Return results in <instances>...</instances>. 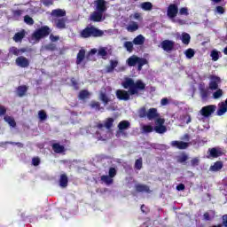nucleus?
Here are the masks:
<instances>
[{
  "label": "nucleus",
  "instance_id": "nucleus-11",
  "mask_svg": "<svg viewBox=\"0 0 227 227\" xmlns=\"http://www.w3.org/2000/svg\"><path fill=\"white\" fill-rule=\"evenodd\" d=\"M167 15L169 19H175L178 15V5L176 4H171L167 10Z\"/></svg>",
  "mask_w": 227,
  "mask_h": 227
},
{
  "label": "nucleus",
  "instance_id": "nucleus-50",
  "mask_svg": "<svg viewBox=\"0 0 227 227\" xmlns=\"http://www.w3.org/2000/svg\"><path fill=\"white\" fill-rule=\"evenodd\" d=\"M147 63H148V60H146V59H143V58L138 57V60L137 62V65H140V67H145V65H146Z\"/></svg>",
  "mask_w": 227,
  "mask_h": 227
},
{
  "label": "nucleus",
  "instance_id": "nucleus-64",
  "mask_svg": "<svg viewBox=\"0 0 227 227\" xmlns=\"http://www.w3.org/2000/svg\"><path fill=\"white\" fill-rule=\"evenodd\" d=\"M43 4L45 6H51V4H52V0H44Z\"/></svg>",
  "mask_w": 227,
  "mask_h": 227
},
{
  "label": "nucleus",
  "instance_id": "nucleus-54",
  "mask_svg": "<svg viewBox=\"0 0 227 227\" xmlns=\"http://www.w3.org/2000/svg\"><path fill=\"white\" fill-rule=\"evenodd\" d=\"M189 156H187V154H182L179 159H178V162H185L186 160H188Z\"/></svg>",
  "mask_w": 227,
  "mask_h": 227
},
{
  "label": "nucleus",
  "instance_id": "nucleus-6",
  "mask_svg": "<svg viewBox=\"0 0 227 227\" xmlns=\"http://www.w3.org/2000/svg\"><path fill=\"white\" fill-rule=\"evenodd\" d=\"M166 120L164 118H158L155 120L154 131L156 134H166L168 128L164 125Z\"/></svg>",
  "mask_w": 227,
  "mask_h": 227
},
{
  "label": "nucleus",
  "instance_id": "nucleus-33",
  "mask_svg": "<svg viewBox=\"0 0 227 227\" xmlns=\"http://www.w3.org/2000/svg\"><path fill=\"white\" fill-rule=\"evenodd\" d=\"M137 29H139V25H137V23L135 21L127 27V31L129 33H134L135 31H137Z\"/></svg>",
  "mask_w": 227,
  "mask_h": 227
},
{
  "label": "nucleus",
  "instance_id": "nucleus-17",
  "mask_svg": "<svg viewBox=\"0 0 227 227\" xmlns=\"http://www.w3.org/2000/svg\"><path fill=\"white\" fill-rule=\"evenodd\" d=\"M135 190L137 192H147L148 194L152 192V191L150 190V186L146 184H136Z\"/></svg>",
  "mask_w": 227,
  "mask_h": 227
},
{
  "label": "nucleus",
  "instance_id": "nucleus-22",
  "mask_svg": "<svg viewBox=\"0 0 227 227\" xmlns=\"http://www.w3.org/2000/svg\"><path fill=\"white\" fill-rule=\"evenodd\" d=\"M59 185L60 187H68V176L67 174H61L59 178Z\"/></svg>",
  "mask_w": 227,
  "mask_h": 227
},
{
  "label": "nucleus",
  "instance_id": "nucleus-45",
  "mask_svg": "<svg viewBox=\"0 0 227 227\" xmlns=\"http://www.w3.org/2000/svg\"><path fill=\"white\" fill-rule=\"evenodd\" d=\"M46 51H51V52H54V51H58V46L55 43H49L45 46Z\"/></svg>",
  "mask_w": 227,
  "mask_h": 227
},
{
  "label": "nucleus",
  "instance_id": "nucleus-26",
  "mask_svg": "<svg viewBox=\"0 0 227 227\" xmlns=\"http://www.w3.org/2000/svg\"><path fill=\"white\" fill-rule=\"evenodd\" d=\"M223 161H216L214 163V165H212L210 167V171H213V172H217V171H221V169H223Z\"/></svg>",
  "mask_w": 227,
  "mask_h": 227
},
{
  "label": "nucleus",
  "instance_id": "nucleus-56",
  "mask_svg": "<svg viewBox=\"0 0 227 227\" xmlns=\"http://www.w3.org/2000/svg\"><path fill=\"white\" fill-rule=\"evenodd\" d=\"M191 165L195 167V166H199L200 165V160L198 158H193L191 160Z\"/></svg>",
  "mask_w": 227,
  "mask_h": 227
},
{
  "label": "nucleus",
  "instance_id": "nucleus-7",
  "mask_svg": "<svg viewBox=\"0 0 227 227\" xmlns=\"http://www.w3.org/2000/svg\"><path fill=\"white\" fill-rule=\"evenodd\" d=\"M6 106L0 105V116H4V120L10 125V127L15 128L17 127V122L15 119L12 116L6 115Z\"/></svg>",
  "mask_w": 227,
  "mask_h": 227
},
{
  "label": "nucleus",
  "instance_id": "nucleus-14",
  "mask_svg": "<svg viewBox=\"0 0 227 227\" xmlns=\"http://www.w3.org/2000/svg\"><path fill=\"white\" fill-rule=\"evenodd\" d=\"M171 146H173V148H177L178 150H187V148H189V143L174 140L171 142Z\"/></svg>",
  "mask_w": 227,
  "mask_h": 227
},
{
  "label": "nucleus",
  "instance_id": "nucleus-10",
  "mask_svg": "<svg viewBox=\"0 0 227 227\" xmlns=\"http://www.w3.org/2000/svg\"><path fill=\"white\" fill-rule=\"evenodd\" d=\"M219 84H221V78L219 76L212 74L210 76L209 90H211V91H215V90H219Z\"/></svg>",
  "mask_w": 227,
  "mask_h": 227
},
{
  "label": "nucleus",
  "instance_id": "nucleus-40",
  "mask_svg": "<svg viewBox=\"0 0 227 227\" xmlns=\"http://www.w3.org/2000/svg\"><path fill=\"white\" fill-rule=\"evenodd\" d=\"M118 67V60H111L110 66L107 67V72H113Z\"/></svg>",
  "mask_w": 227,
  "mask_h": 227
},
{
  "label": "nucleus",
  "instance_id": "nucleus-51",
  "mask_svg": "<svg viewBox=\"0 0 227 227\" xmlns=\"http://www.w3.org/2000/svg\"><path fill=\"white\" fill-rule=\"evenodd\" d=\"M200 95L202 98H208V90L207 89H200Z\"/></svg>",
  "mask_w": 227,
  "mask_h": 227
},
{
  "label": "nucleus",
  "instance_id": "nucleus-61",
  "mask_svg": "<svg viewBox=\"0 0 227 227\" xmlns=\"http://www.w3.org/2000/svg\"><path fill=\"white\" fill-rule=\"evenodd\" d=\"M169 104V99H168V98H163L160 100V105L161 106H168Z\"/></svg>",
  "mask_w": 227,
  "mask_h": 227
},
{
  "label": "nucleus",
  "instance_id": "nucleus-28",
  "mask_svg": "<svg viewBox=\"0 0 227 227\" xmlns=\"http://www.w3.org/2000/svg\"><path fill=\"white\" fill-rule=\"evenodd\" d=\"M134 45H144L145 44V36L143 35H138L133 39Z\"/></svg>",
  "mask_w": 227,
  "mask_h": 227
},
{
  "label": "nucleus",
  "instance_id": "nucleus-25",
  "mask_svg": "<svg viewBox=\"0 0 227 227\" xmlns=\"http://www.w3.org/2000/svg\"><path fill=\"white\" fill-rule=\"evenodd\" d=\"M27 93V86L20 85L17 88V95L20 98H22Z\"/></svg>",
  "mask_w": 227,
  "mask_h": 227
},
{
  "label": "nucleus",
  "instance_id": "nucleus-48",
  "mask_svg": "<svg viewBox=\"0 0 227 227\" xmlns=\"http://www.w3.org/2000/svg\"><path fill=\"white\" fill-rule=\"evenodd\" d=\"M9 52L14 56H19V54H20L19 49L15 46L11 47Z\"/></svg>",
  "mask_w": 227,
  "mask_h": 227
},
{
  "label": "nucleus",
  "instance_id": "nucleus-31",
  "mask_svg": "<svg viewBox=\"0 0 227 227\" xmlns=\"http://www.w3.org/2000/svg\"><path fill=\"white\" fill-rule=\"evenodd\" d=\"M90 91L87 90H82L78 94V98L80 100H86V98H90Z\"/></svg>",
  "mask_w": 227,
  "mask_h": 227
},
{
  "label": "nucleus",
  "instance_id": "nucleus-63",
  "mask_svg": "<svg viewBox=\"0 0 227 227\" xmlns=\"http://www.w3.org/2000/svg\"><path fill=\"white\" fill-rule=\"evenodd\" d=\"M203 216L205 221H210V214H208V212L204 213Z\"/></svg>",
  "mask_w": 227,
  "mask_h": 227
},
{
  "label": "nucleus",
  "instance_id": "nucleus-49",
  "mask_svg": "<svg viewBox=\"0 0 227 227\" xmlns=\"http://www.w3.org/2000/svg\"><path fill=\"white\" fill-rule=\"evenodd\" d=\"M6 145H12V146H18L19 148H24V144L20 142H5Z\"/></svg>",
  "mask_w": 227,
  "mask_h": 227
},
{
  "label": "nucleus",
  "instance_id": "nucleus-19",
  "mask_svg": "<svg viewBox=\"0 0 227 227\" xmlns=\"http://www.w3.org/2000/svg\"><path fill=\"white\" fill-rule=\"evenodd\" d=\"M130 129V122L129 121H121L118 124V129L120 132Z\"/></svg>",
  "mask_w": 227,
  "mask_h": 227
},
{
  "label": "nucleus",
  "instance_id": "nucleus-29",
  "mask_svg": "<svg viewBox=\"0 0 227 227\" xmlns=\"http://www.w3.org/2000/svg\"><path fill=\"white\" fill-rule=\"evenodd\" d=\"M181 41L184 45H189L191 43V35L184 32L181 35Z\"/></svg>",
  "mask_w": 227,
  "mask_h": 227
},
{
  "label": "nucleus",
  "instance_id": "nucleus-35",
  "mask_svg": "<svg viewBox=\"0 0 227 227\" xmlns=\"http://www.w3.org/2000/svg\"><path fill=\"white\" fill-rule=\"evenodd\" d=\"M124 47L128 51V52H132L134 51V42L126 41L124 43Z\"/></svg>",
  "mask_w": 227,
  "mask_h": 227
},
{
  "label": "nucleus",
  "instance_id": "nucleus-42",
  "mask_svg": "<svg viewBox=\"0 0 227 227\" xmlns=\"http://www.w3.org/2000/svg\"><path fill=\"white\" fill-rule=\"evenodd\" d=\"M215 12L219 15H224V13H226V9L221 5H217L215 9Z\"/></svg>",
  "mask_w": 227,
  "mask_h": 227
},
{
  "label": "nucleus",
  "instance_id": "nucleus-46",
  "mask_svg": "<svg viewBox=\"0 0 227 227\" xmlns=\"http://www.w3.org/2000/svg\"><path fill=\"white\" fill-rule=\"evenodd\" d=\"M24 22L28 26H33V24H35V20H33L29 15H26L24 17Z\"/></svg>",
  "mask_w": 227,
  "mask_h": 227
},
{
  "label": "nucleus",
  "instance_id": "nucleus-38",
  "mask_svg": "<svg viewBox=\"0 0 227 227\" xmlns=\"http://www.w3.org/2000/svg\"><path fill=\"white\" fill-rule=\"evenodd\" d=\"M142 130H143V132H145V134H150L151 132H153V130H155V129H154L153 126H152V125H144L142 127Z\"/></svg>",
  "mask_w": 227,
  "mask_h": 227
},
{
  "label": "nucleus",
  "instance_id": "nucleus-43",
  "mask_svg": "<svg viewBox=\"0 0 227 227\" xmlns=\"http://www.w3.org/2000/svg\"><path fill=\"white\" fill-rule=\"evenodd\" d=\"M184 54L188 59H192V58H194L195 52H194V50L189 48L188 50L185 51Z\"/></svg>",
  "mask_w": 227,
  "mask_h": 227
},
{
  "label": "nucleus",
  "instance_id": "nucleus-44",
  "mask_svg": "<svg viewBox=\"0 0 227 227\" xmlns=\"http://www.w3.org/2000/svg\"><path fill=\"white\" fill-rule=\"evenodd\" d=\"M38 118L41 120V121H45V120H47V113H45L43 110H40L38 112Z\"/></svg>",
  "mask_w": 227,
  "mask_h": 227
},
{
  "label": "nucleus",
  "instance_id": "nucleus-20",
  "mask_svg": "<svg viewBox=\"0 0 227 227\" xmlns=\"http://www.w3.org/2000/svg\"><path fill=\"white\" fill-rule=\"evenodd\" d=\"M208 152H209L210 157H213V159H217V157H221L223 155V153L221 152V150L215 147L208 149Z\"/></svg>",
  "mask_w": 227,
  "mask_h": 227
},
{
  "label": "nucleus",
  "instance_id": "nucleus-21",
  "mask_svg": "<svg viewBox=\"0 0 227 227\" xmlns=\"http://www.w3.org/2000/svg\"><path fill=\"white\" fill-rule=\"evenodd\" d=\"M51 15L52 17H65L67 15V12L63 9H54L51 11Z\"/></svg>",
  "mask_w": 227,
  "mask_h": 227
},
{
  "label": "nucleus",
  "instance_id": "nucleus-32",
  "mask_svg": "<svg viewBox=\"0 0 227 227\" xmlns=\"http://www.w3.org/2000/svg\"><path fill=\"white\" fill-rule=\"evenodd\" d=\"M26 36V33L24 31L18 32L14 35L13 40L16 43L22 42V39Z\"/></svg>",
  "mask_w": 227,
  "mask_h": 227
},
{
  "label": "nucleus",
  "instance_id": "nucleus-15",
  "mask_svg": "<svg viewBox=\"0 0 227 227\" xmlns=\"http://www.w3.org/2000/svg\"><path fill=\"white\" fill-rule=\"evenodd\" d=\"M158 118H160V114H159L157 108H150L147 111V120H158Z\"/></svg>",
  "mask_w": 227,
  "mask_h": 227
},
{
  "label": "nucleus",
  "instance_id": "nucleus-9",
  "mask_svg": "<svg viewBox=\"0 0 227 227\" xmlns=\"http://www.w3.org/2000/svg\"><path fill=\"white\" fill-rule=\"evenodd\" d=\"M114 123V119L109 117L105 121V123L98 122L96 124V129H98V130H104V128H105V129H107V130H111V129H113Z\"/></svg>",
  "mask_w": 227,
  "mask_h": 227
},
{
  "label": "nucleus",
  "instance_id": "nucleus-58",
  "mask_svg": "<svg viewBox=\"0 0 227 227\" xmlns=\"http://www.w3.org/2000/svg\"><path fill=\"white\" fill-rule=\"evenodd\" d=\"M140 208H141V212L143 214L146 215L150 212V209H148V207H146V206H145V204H143Z\"/></svg>",
  "mask_w": 227,
  "mask_h": 227
},
{
  "label": "nucleus",
  "instance_id": "nucleus-53",
  "mask_svg": "<svg viewBox=\"0 0 227 227\" xmlns=\"http://www.w3.org/2000/svg\"><path fill=\"white\" fill-rule=\"evenodd\" d=\"M179 13L181 15H189V10L187 9V7H183L179 10Z\"/></svg>",
  "mask_w": 227,
  "mask_h": 227
},
{
  "label": "nucleus",
  "instance_id": "nucleus-24",
  "mask_svg": "<svg viewBox=\"0 0 227 227\" xmlns=\"http://www.w3.org/2000/svg\"><path fill=\"white\" fill-rule=\"evenodd\" d=\"M51 148L55 153H63L65 152V146L59 143L52 144Z\"/></svg>",
  "mask_w": 227,
  "mask_h": 227
},
{
  "label": "nucleus",
  "instance_id": "nucleus-55",
  "mask_svg": "<svg viewBox=\"0 0 227 227\" xmlns=\"http://www.w3.org/2000/svg\"><path fill=\"white\" fill-rule=\"evenodd\" d=\"M33 166H40V159L38 157H34L32 159Z\"/></svg>",
  "mask_w": 227,
  "mask_h": 227
},
{
  "label": "nucleus",
  "instance_id": "nucleus-13",
  "mask_svg": "<svg viewBox=\"0 0 227 227\" xmlns=\"http://www.w3.org/2000/svg\"><path fill=\"white\" fill-rule=\"evenodd\" d=\"M15 63L17 67H20V68H27V67H29V59L24 56L18 57Z\"/></svg>",
  "mask_w": 227,
  "mask_h": 227
},
{
  "label": "nucleus",
  "instance_id": "nucleus-23",
  "mask_svg": "<svg viewBox=\"0 0 227 227\" xmlns=\"http://www.w3.org/2000/svg\"><path fill=\"white\" fill-rule=\"evenodd\" d=\"M99 100H101L105 106H107V104L111 102L109 96H107V94L104 91L99 92Z\"/></svg>",
  "mask_w": 227,
  "mask_h": 227
},
{
  "label": "nucleus",
  "instance_id": "nucleus-2",
  "mask_svg": "<svg viewBox=\"0 0 227 227\" xmlns=\"http://www.w3.org/2000/svg\"><path fill=\"white\" fill-rule=\"evenodd\" d=\"M95 4L96 11H94L90 14V20H92V22H102L104 13L107 12V5L106 0H96Z\"/></svg>",
  "mask_w": 227,
  "mask_h": 227
},
{
  "label": "nucleus",
  "instance_id": "nucleus-3",
  "mask_svg": "<svg viewBox=\"0 0 227 227\" xmlns=\"http://www.w3.org/2000/svg\"><path fill=\"white\" fill-rule=\"evenodd\" d=\"M82 38H100L104 36V30L98 29L96 27H86L80 33Z\"/></svg>",
  "mask_w": 227,
  "mask_h": 227
},
{
  "label": "nucleus",
  "instance_id": "nucleus-37",
  "mask_svg": "<svg viewBox=\"0 0 227 227\" xmlns=\"http://www.w3.org/2000/svg\"><path fill=\"white\" fill-rule=\"evenodd\" d=\"M90 106L91 107V109H96V111H100V109H102V107L100 106V102L95 100H92L90 102Z\"/></svg>",
  "mask_w": 227,
  "mask_h": 227
},
{
  "label": "nucleus",
  "instance_id": "nucleus-4",
  "mask_svg": "<svg viewBox=\"0 0 227 227\" xmlns=\"http://www.w3.org/2000/svg\"><path fill=\"white\" fill-rule=\"evenodd\" d=\"M118 175V170L116 168L110 167L108 169V175H103L100 176V181L102 184H106V185H113L114 184V176Z\"/></svg>",
  "mask_w": 227,
  "mask_h": 227
},
{
  "label": "nucleus",
  "instance_id": "nucleus-30",
  "mask_svg": "<svg viewBox=\"0 0 227 227\" xmlns=\"http://www.w3.org/2000/svg\"><path fill=\"white\" fill-rule=\"evenodd\" d=\"M140 8L145 12H150L153 9V4L151 2H144L140 4Z\"/></svg>",
  "mask_w": 227,
  "mask_h": 227
},
{
  "label": "nucleus",
  "instance_id": "nucleus-16",
  "mask_svg": "<svg viewBox=\"0 0 227 227\" xmlns=\"http://www.w3.org/2000/svg\"><path fill=\"white\" fill-rule=\"evenodd\" d=\"M54 23L57 29H67V18L54 19Z\"/></svg>",
  "mask_w": 227,
  "mask_h": 227
},
{
  "label": "nucleus",
  "instance_id": "nucleus-27",
  "mask_svg": "<svg viewBox=\"0 0 227 227\" xmlns=\"http://www.w3.org/2000/svg\"><path fill=\"white\" fill-rule=\"evenodd\" d=\"M138 59L139 57L133 55L127 59V64L129 67H136L137 65Z\"/></svg>",
  "mask_w": 227,
  "mask_h": 227
},
{
  "label": "nucleus",
  "instance_id": "nucleus-52",
  "mask_svg": "<svg viewBox=\"0 0 227 227\" xmlns=\"http://www.w3.org/2000/svg\"><path fill=\"white\" fill-rule=\"evenodd\" d=\"M98 56H102V58L107 56V51L106 48H100L98 52Z\"/></svg>",
  "mask_w": 227,
  "mask_h": 227
},
{
  "label": "nucleus",
  "instance_id": "nucleus-60",
  "mask_svg": "<svg viewBox=\"0 0 227 227\" xmlns=\"http://www.w3.org/2000/svg\"><path fill=\"white\" fill-rule=\"evenodd\" d=\"M222 224L223 226L227 227V214L222 216Z\"/></svg>",
  "mask_w": 227,
  "mask_h": 227
},
{
  "label": "nucleus",
  "instance_id": "nucleus-1",
  "mask_svg": "<svg viewBox=\"0 0 227 227\" xmlns=\"http://www.w3.org/2000/svg\"><path fill=\"white\" fill-rule=\"evenodd\" d=\"M121 85L124 90H117L115 95L118 100H123L124 102L130 100V95H139L140 91L146 90V84L142 80L135 82L132 78H125Z\"/></svg>",
  "mask_w": 227,
  "mask_h": 227
},
{
  "label": "nucleus",
  "instance_id": "nucleus-62",
  "mask_svg": "<svg viewBox=\"0 0 227 227\" xmlns=\"http://www.w3.org/2000/svg\"><path fill=\"white\" fill-rule=\"evenodd\" d=\"M176 191H185V184H179L176 186Z\"/></svg>",
  "mask_w": 227,
  "mask_h": 227
},
{
  "label": "nucleus",
  "instance_id": "nucleus-8",
  "mask_svg": "<svg viewBox=\"0 0 227 227\" xmlns=\"http://www.w3.org/2000/svg\"><path fill=\"white\" fill-rule=\"evenodd\" d=\"M215 109H217V106L215 105H208V106H203L200 109V114L201 116H204V118H208L209 116H212L214 113H215Z\"/></svg>",
  "mask_w": 227,
  "mask_h": 227
},
{
  "label": "nucleus",
  "instance_id": "nucleus-18",
  "mask_svg": "<svg viewBox=\"0 0 227 227\" xmlns=\"http://www.w3.org/2000/svg\"><path fill=\"white\" fill-rule=\"evenodd\" d=\"M84 58H86V50L81 49L76 56V65H81L84 61Z\"/></svg>",
  "mask_w": 227,
  "mask_h": 227
},
{
  "label": "nucleus",
  "instance_id": "nucleus-12",
  "mask_svg": "<svg viewBox=\"0 0 227 227\" xmlns=\"http://www.w3.org/2000/svg\"><path fill=\"white\" fill-rule=\"evenodd\" d=\"M161 48L166 52H171L175 49V42L171 40H164L161 42Z\"/></svg>",
  "mask_w": 227,
  "mask_h": 227
},
{
  "label": "nucleus",
  "instance_id": "nucleus-34",
  "mask_svg": "<svg viewBox=\"0 0 227 227\" xmlns=\"http://www.w3.org/2000/svg\"><path fill=\"white\" fill-rule=\"evenodd\" d=\"M138 116H139V118H147L148 112L146 111V106H142L138 110Z\"/></svg>",
  "mask_w": 227,
  "mask_h": 227
},
{
  "label": "nucleus",
  "instance_id": "nucleus-39",
  "mask_svg": "<svg viewBox=\"0 0 227 227\" xmlns=\"http://www.w3.org/2000/svg\"><path fill=\"white\" fill-rule=\"evenodd\" d=\"M23 13H24L23 10H15L12 12V17L16 19V20H19V19H20Z\"/></svg>",
  "mask_w": 227,
  "mask_h": 227
},
{
  "label": "nucleus",
  "instance_id": "nucleus-47",
  "mask_svg": "<svg viewBox=\"0 0 227 227\" xmlns=\"http://www.w3.org/2000/svg\"><path fill=\"white\" fill-rule=\"evenodd\" d=\"M221 97H223V90L217 89L216 91L213 93V98L217 99L221 98Z\"/></svg>",
  "mask_w": 227,
  "mask_h": 227
},
{
  "label": "nucleus",
  "instance_id": "nucleus-41",
  "mask_svg": "<svg viewBox=\"0 0 227 227\" xmlns=\"http://www.w3.org/2000/svg\"><path fill=\"white\" fill-rule=\"evenodd\" d=\"M143 168V158H138L135 161V169H142Z\"/></svg>",
  "mask_w": 227,
  "mask_h": 227
},
{
  "label": "nucleus",
  "instance_id": "nucleus-36",
  "mask_svg": "<svg viewBox=\"0 0 227 227\" xmlns=\"http://www.w3.org/2000/svg\"><path fill=\"white\" fill-rule=\"evenodd\" d=\"M219 54H221V52L217 51V50H212L211 53H210V57L212 59L213 61H218L219 60Z\"/></svg>",
  "mask_w": 227,
  "mask_h": 227
},
{
  "label": "nucleus",
  "instance_id": "nucleus-5",
  "mask_svg": "<svg viewBox=\"0 0 227 227\" xmlns=\"http://www.w3.org/2000/svg\"><path fill=\"white\" fill-rule=\"evenodd\" d=\"M50 35L51 27H49V26H43L32 34V38L34 40H42V38H46V36Z\"/></svg>",
  "mask_w": 227,
  "mask_h": 227
},
{
  "label": "nucleus",
  "instance_id": "nucleus-59",
  "mask_svg": "<svg viewBox=\"0 0 227 227\" xmlns=\"http://www.w3.org/2000/svg\"><path fill=\"white\" fill-rule=\"evenodd\" d=\"M50 40H51V42H58V40H59V35H54L51 34Z\"/></svg>",
  "mask_w": 227,
  "mask_h": 227
},
{
  "label": "nucleus",
  "instance_id": "nucleus-57",
  "mask_svg": "<svg viewBox=\"0 0 227 227\" xmlns=\"http://www.w3.org/2000/svg\"><path fill=\"white\" fill-rule=\"evenodd\" d=\"M71 84L74 90H79V83L74 78L71 79Z\"/></svg>",
  "mask_w": 227,
  "mask_h": 227
}]
</instances>
